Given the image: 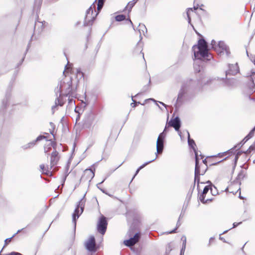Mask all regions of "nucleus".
<instances>
[{"label":"nucleus","instance_id":"27","mask_svg":"<svg viewBox=\"0 0 255 255\" xmlns=\"http://www.w3.org/2000/svg\"><path fill=\"white\" fill-rule=\"evenodd\" d=\"M33 34H32V35L31 36V38H30V41H29V43H28V45H27V46L26 51H25V53H24V56L22 57V58L21 59V60L19 61V62L17 64V67H18V66H19L20 65H21L22 64V63H23V61H24V58H25V55L26 54V53H27V51H28V50H29V48H30V42H31V41H32V37H33Z\"/></svg>","mask_w":255,"mask_h":255},{"label":"nucleus","instance_id":"45","mask_svg":"<svg viewBox=\"0 0 255 255\" xmlns=\"http://www.w3.org/2000/svg\"><path fill=\"white\" fill-rule=\"evenodd\" d=\"M69 165H68V164H67L66 166V167H65V175L64 176V177L63 178V183H64L66 179V177L68 175V174H69L70 172H68V170H69Z\"/></svg>","mask_w":255,"mask_h":255},{"label":"nucleus","instance_id":"47","mask_svg":"<svg viewBox=\"0 0 255 255\" xmlns=\"http://www.w3.org/2000/svg\"><path fill=\"white\" fill-rule=\"evenodd\" d=\"M247 54L248 56L249 57L250 60L254 63V65H255V56L251 54L250 56H249L248 51H246Z\"/></svg>","mask_w":255,"mask_h":255},{"label":"nucleus","instance_id":"49","mask_svg":"<svg viewBox=\"0 0 255 255\" xmlns=\"http://www.w3.org/2000/svg\"><path fill=\"white\" fill-rule=\"evenodd\" d=\"M150 83V79H149L148 84L143 86V87L142 88V89L141 90V92H145L148 90Z\"/></svg>","mask_w":255,"mask_h":255},{"label":"nucleus","instance_id":"53","mask_svg":"<svg viewBox=\"0 0 255 255\" xmlns=\"http://www.w3.org/2000/svg\"><path fill=\"white\" fill-rule=\"evenodd\" d=\"M129 236L130 238H129V240H130V242L132 243V245L138 242L137 241H136V240L134 239V238L131 237V235H129Z\"/></svg>","mask_w":255,"mask_h":255},{"label":"nucleus","instance_id":"44","mask_svg":"<svg viewBox=\"0 0 255 255\" xmlns=\"http://www.w3.org/2000/svg\"><path fill=\"white\" fill-rule=\"evenodd\" d=\"M199 80H200L201 82H202L203 83V87L206 85H208L211 82V79H208V80H203V79H201V78H200L199 79Z\"/></svg>","mask_w":255,"mask_h":255},{"label":"nucleus","instance_id":"5","mask_svg":"<svg viewBox=\"0 0 255 255\" xmlns=\"http://www.w3.org/2000/svg\"><path fill=\"white\" fill-rule=\"evenodd\" d=\"M182 85H186L187 90L195 89H201L203 88V83L199 79L196 80L190 79L184 83Z\"/></svg>","mask_w":255,"mask_h":255},{"label":"nucleus","instance_id":"36","mask_svg":"<svg viewBox=\"0 0 255 255\" xmlns=\"http://www.w3.org/2000/svg\"><path fill=\"white\" fill-rule=\"evenodd\" d=\"M210 192L211 194L213 196H215L218 194L217 187L215 185H213V187H211Z\"/></svg>","mask_w":255,"mask_h":255},{"label":"nucleus","instance_id":"8","mask_svg":"<svg viewBox=\"0 0 255 255\" xmlns=\"http://www.w3.org/2000/svg\"><path fill=\"white\" fill-rule=\"evenodd\" d=\"M11 87L9 86L6 91L5 97L2 101L1 106L0 109V113L1 115H4L5 110L9 103V101L11 98Z\"/></svg>","mask_w":255,"mask_h":255},{"label":"nucleus","instance_id":"13","mask_svg":"<svg viewBox=\"0 0 255 255\" xmlns=\"http://www.w3.org/2000/svg\"><path fill=\"white\" fill-rule=\"evenodd\" d=\"M86 194V193H85L83 197L77 202L74 212L73 214L77 215L78 214H80L81 215L83 212L85 208V203L86 202V200L85 199Z\"/></svg>","mask_w":255,"mask_h":255},{"label":"nucleus","instance_id":"33","mask_svg":"<svg viewBox=\"0 0 255 255\" xmlns=\"http://www.w3.org/2000/svg\"><path fill=\"white\" fill-rule=\"evenodd\" d=\"M244 152H245V151H243L242 150L238 151L237 153L235 154V158H234V166L235 167L236 166L237 161L238 160V159L240 157V156Z\"/></svg>","mask_w":255,"mask_h":255},{"label":"nucleus","instance_id":"12","mask_svg":"<svg viewBox=\"0 0 255 255\" xmlns=\"http://www.w3.org/2000/svg\"><path fill=\"white\" fill-rule=\"evenodd\" d=\"M228 69L225 71V76H234L239 73L240 69L238 63L228 64Z\"/></svg>","mask_w":255,"mask_h":255},{"label":"nucleus","instance_id":"37","mask_svg":"<svg viewBox=\"0 0 255 255\" xmlns=\"http://www.w3.org/2000/svg\"><path fill=\"white\" fill-rule=\"evenodd\" d=\"M245 175L244 174V172L243 170H241L240 172L239 173L236 180H241L242 179H243V178L245 177Z\"/></svg>","mask_w":255,"mask_h":255},{"label":"nucleus","instance_id":"62","mask_svg":"<svg viewBox=\"0 0 255 255\" xmlns=\"http://www.w3.org/2000/svg\"><path fill=\"white\" fill-rule=\"evenodd\" d=\"M81 117V114L80 113H78L76 118V124H77L78 122L80 120Z\"/></svg>","mask_w":255,"mask_h":255},{"label":"nucleus","instance_id":"35","mask_svg":"<svg viewBox=\"0 0 255 255\" xmlns=\"http://www.w3.org/2000/svg\"><path fill=\"white\" fill-rule=\"evenodd\" d=\"M36 144L34 142V141H32L27 144H26L22 146V148L24 149H26L29 148H31V147H33Z\"/></svg>","mask_w":255,"mask_h":255},{"label":"nucleus","instance_id":"41","mask_svg":"<svg viewBox=\"0 0 255 255\" xmlns=\"http://www.w3.org/2000/svg\"><path fill=\"white\" fill-rule=\"evenodd\" d=\"M190 10L193 11V8H188V10L186 12V14H187V18H188V22L191 26V24H192L191 23V17L190 16V14H189V11H190Z\"/></svg>","mask_w":255,"mask_h":255},{"label":"nucleus","instance_id":"28","mask_svg":"<svg viewBox=\"0 0 255 255\" xmlns=\"http://www.w3.org/2000/svg\"><path fill=\"white\" fill-rule=\"evenodd\" d=\"M23 229H24V228H22V229H20V230H18L16 232V233H15V234H14L13 235V236H12L11 237L6 239L4 240V244L3 247V248L6 246H7V245L9 244V243L10 242L11 240V239H12L14 237H15V236L17 234H18V233H20V232L22 230H23Z\"/></svg>","mask_w":255,"mask_h":255},{"label":"nucleus","instance_id":"9","mask_svg":"<svg viewBox=\"0 0 255 255\" xmlns=\"http://www.w3.org/2000/svg\"><path fill=\"white\" fill-rule=\"evenodd\" d=\"M93 13V9L92 7V5H91L86 11V15L84 17V21L83 23L84 26H91L93 24V23L95 21L96 17L98 14V13H97L95 16H92V17L90 19H88V18L89 17V15L91 14V15H92Z\"/></svg>","mask_w":255,"mask_h":255},{"label":"nucleus","instance_id":"60","mask_svg":"<svg viewBox=\"0 0 255 255\" xmlns=\"http://www.w3.org/2000/svg\"><path fill=\"white\" fill-rule=\"evenodd\" d=\"M131 100L132 101V103H131L130 104V105L133 108H135L136 107V105H135V100L133 99V97L132 96H131Z\"/></svg>","mask_w":255,"mask_h":255},{"label":"nucleus","instance_id":"22","mask_svg":"<svg viewBox=\"0 0 255 255\" xmlns=\"http://www.w3.org/2000/svg\"><path fill=\"white\" fill-rule=\"evenodd\" d=\"M250 139L248 138V137H247L246 136L243 138V139L239 143L235 145L233 148L229 149L228 151H234L235 152V149L239 147L241 148L242 146H243L245 143L248 141Z\"/></svg>","mask_w":255,"mask_h":255},{"label":"nucleus","instance_id":"55","mask_svg":"<svg viewBox=\"0 0 255 255\" xmlns=\"http://www.w3.org/2000/svg\"><path fill=\"white\" fill-rule=\"evenodd\" d=\"M3 255H22L18 252H12L10 253L4 254Z\"/></svg>","mask_w":255,"mask_h":255},{"label":"nucleus","instance_id":"3","mask_svg":"<svg viewBox=\"0 0 255 255\" xmlns=\"http://www.w3.org/2000/svg\"><path fill=\"white\" fill-rule=\"evenodd\" d=\"M108 224L107 218L103 215H101L97 222V232L102 235H105L107 229Z\"/></svg>","mask_w":255,"mask_h":255},{"label":"nucleus","instance_id":"18","mask_svg":"<svg viewBox=\"0 0 255 255\" xmlns=\"http://www.w3.org/2000/svg\"><path fill=\"white\" fill-rule=\"evenodd\" d=\"M59 95H56V98L55 99V102L58 103L59 106H62L65 103L66 101V98L68 97V96L64 95V94L62 92H58Z\"/></svg>","mask_w":255,"mask_h":255},{"label":"nucleus","instance_id":"54","mask_svg":"<svg viewBox=\"0 0 255 255\" xmlns=\"http://www.w3.org/2000/svg\"><path fill=\"white\" fill-rule=\"evenodd\" d=\"M228 152L230 153L231 154H234V151H228V150H227V151H225L224 152L218 153V155L220 157H222L223 155L226 154V153H228Z\"/></svg>","mask_w":255,"mask_h":255},{"label":"nucleus","instance_id":"19","mask_svg":"<svg viewBox=\"0 0 255 255\" xmlns=\"http://www.w3.org/2000/svg\"><path fill=\"white\" fill-rule=\"evenodd\" d=\"M59 160V153L57 151H53L51 154L50 165L51 168L56 165Z\"/></svg>","mask_w":255,"mask_h":255},{"label":"nucleus","instance_id":"31","mask_svg":"<svg viewBox=\"0 0 255 255\" xmlns=\"http://www.w3.org/2000/svg\"><path fill=\"white\" fill-rule=\"evenodd\" d=\"M195 175H200V166L198 159L196 160L195 167Z\"/></svg>","mask_w":255,"mask_h":255},{"label":"nucleus","instance_id":"4","mask_svg":"<svg viewBox=\"0 0 255 255\" xmlns=\"http://www.w3.org/2000/svg\"><path fill=\"white\" fill-rule=\"evenodd\" d=\"M166 135L163 134V133H160L156 140V152L155 153L156 158L157 155L159 153H162L164 149V144L166 142Z\"/></svg>","mask_w":255,"mask_h":255},{"label":"nucleus","instance_id":"21","mask_svg":"<svg viewBox=\"0 0 255 255\" xmlns=\"http://www.w3.org/2000/svg\"><path fill=\"white\" fill-rule=\"evenodd\" d=\"M135 230L136 229L133 227V225L132 224L130 227L129 233V235H131L132 237L134 238V239L136 240V241L138 242L140 237V234L139 232L134 233Z\"/></svg>","mask_w":255,"mask_h":255},{"label":"nucleus","instance_id":"48","mask_svg":"<svg viewBox=\"0 0 255 255\" xmlns=\"http://www.w3.org/2000/svg\"><path fill=\"white\" fill-rule=\"evenodd\" d=\"M124 245L127 247H130L132 246V243L130 242V240L128 239L124 241Z\"/></svg>","mask_w":255,"mask_h":255},{"label":"nucleus","instance_id":"52","mask_svg":"<svg viewBox=\"0 0 255 255\" xmlns=\"http://www.w3.org/2000/svg\"><path fill=\"white\" fill-rule=\"evenodd\" d=\"M170 127L169 125L168 126H167V125L165 126L164 129H163V131L161 133H163V134H165V135L167 134V133L168 132L169 129V127Z\"/></svg>","mask_w":255,"mask_h":255},{"label":"nucleus","instance_id":"64","mask_svg":"<svg viewBox=\"0 0 255 255\" xmlns=\"http://www.w3.org/2000/svg\"><path fill=\"white\" fill-rule=\"evenodd\" d=\"M181 240L182 241L183 243L184 244H186V238L185 236H183L181 238Z\"/></svg>","mask_w":255,"mask_h":255},{"label":"nucleus","instance_id":"39","mask_svg":"<svg viewBox=\"0 0 255 255\" xmlns=\"http://www.w3.org/2000/svg\"><path fill=\"white\" fill-rule=\"evenodd\" d=\"M205 196H206V194H203V193H201L200 194V195H199V200L203 203V204H206V201H205Z\"/></svg>","mask_w":255,"mask_h":255},{"label":"nucleus","instance_id":"43","mask_svg":"<svg viewBox=\"0 0 255 255\" xmlns=\"http://www.w3.org/2000/svg\"><path fill=\"white\" fill-rule=\"evenodd\" d=\"M211 45L212 49H214L216 51H217L218 45L216 46V41L215 40L213 39L211 41Z\"/></svg>","mask_w":255,"mask_h":255},{"label":"nucleus","instance_id":"32","mask_svg":"<svg viewBox=\"0 0 255 255\" xmlns=\"http://www.w3.org/2000/svg\"><path fill=\"white\" fill-rule=\"evenodd\" d=\"M80 216V214H78L77 215H75V214H72V223L74 225V230L75 232L76 231L77 220Z\"/></svg>","mask_w":255,"mask_h":255},{"label":"nucleus","instance_id":"20","mask_svg":"<svg viewBox=\"0 0 255 255\" xmlns=\"http://www.w3.org/2000/svg\"><path fill=\"white\" fill-rule=\"evenodd\" d=\"M42 0H35L33 8V12L36 13L37 18H38V13L41 8Z\"/></svg>","mask_w":255,"mask_h":255},{"label":"nucleus","instance_id":"16","mask_svg":"<svg viewBox=\"0 0 255 255\" xmlns=\"http://www.w3.org/2000/svg\"><path fill=\"white\" fill-rule=\"evenodd\" d=\"M45 23L46 22L44 20L43 21H39L38 20V18H37V19L35 21L34 32L35 33H37L38 34H40L45 28Z\"/></svg>","mask_w":255,"mask_h":255},{"label":"nucleus","instance_id":"63","mask_svg":"<svg viewBox=\"0 0 255 255\" xmlns=\"http://www.w3.org/2000/svg\"><path fill=\"white\" fill-rule=\"evenodd\" d=\"M126 20H128L130 23V24L131 25L133 30H135L134 26V25L133 24V23L132 22L131 20H130V17H129V16H128V19H126Z\"/></svg>","mask_w":255,"mask_h":255},{"label":"nucleus","instance_id":"50","mask_svg":"<svg viewBox=\"0 0 255 255\" xmlns=\"http://www.w3.org/2000/svg\"><path fill=\"white\" fill-rule=\"evenodd\" d=\"M106 180V178L104 179L101 182L99 183L98 184H97V187L98 189H99L103 193H105V189H104V188H100L99 186V185L103 183L105 180Z\"/></svg>","mask_w":255,"mask_h":255},{"label":"nucleus","instance_id":"2","mask_svg":"<svg viewBox=\"0 0 255 255\" xmlns=\"http://www.w3.org/2000/svg\"><path fill=\"white\" fill-rule=\"evenodd\" d=\"M192 50L194 54L193 60L194 61L195 69L198 72L200 71V68L198 65V68L196 67V61L209 60V58L210 54L208 51V44L204 38H200L197 44L192 46Z\"/></svg>","mask_w":255,"mask_h":255},{"label":"nucleus","instance_id":"10","mask_svg":"<svg viewBox=\"0 0 255 255\" xmlns=\"http://www.w3.org/2000/svg\"><path fill=\"white\" fill-rule=\"evenodd\" d=\"M137 30L140 33V39L136 44L134 51L137 52L140 51V53H142V49L141 50V48L142 46V44L141 43V39L142 38L141 36V31L142 32L143 35H145L144 30L145 31V32L147 33V29L144 24L139 23L137 28Z\"/></svg>","mask_w":255,"mask_h":255},{"label":"nucleus","instance_id":"26","mask_svg":"<svg viewBox=\"0 0 255 255\" xmlns=\"http://www.w3.org/2000/svg\"><path fill=\"white\" fill-rule=\"evenodd\" d=\"M137 0H132L131 1H129L127 5L125 7L124 10H125V9H126L127 8H128V13H130V11H131L132 7L134 6V5L135 4V3L137 2Z\"/></svg>","mask_w":255,"mask_h":255},{"label":"nucleus","instance_id":"42","mask_svg":"<svg viewBox=\"0 0 255 255\" xmlns=\"http://www.w3.org/2000/svg\"><path fill=\"white\" fill-rule=\"evenodd\" d=\"M45 138H46L45 136L40 134V135H38L36 137V138L35 140H34L33 141L35 142V143L36 144V142L40 141H41L42 140H43V139H45Z\"/></svg>","mask_w":255,"mask_h":255},{"label":"nucleus","instance_id":"40","mask_svg":"<svg viewBox=\"0 0 255 255\" xmlns=\"http://www.w3.org/2000/svg\"><path fill=\"white\" fill-rule=\"evenodd\" d=\"M105 0H98L97 5L98 10H100L102 8Z\"/></svg>","mask_w":255,"mask_h":255},{"label":"nucleus","instance_id":"56","mask_svg":"<svg viewBox=\"0 0 255 255\" xmlns=\"http://www.w3.org/2000/svg\"><path fill=\"white\" fill-rule=\"evenodd\" d=\"M185 211H186V208H183L182 210H181V212L180 215L179 216V219H181V218L183 217V216L184 215V214L185 213Z\"/></svg>","mask_w":255,"mask_h":255},{"label":"nucleus","instance_id":"34","mask_svg":"<svg viewBox=\"0 0 255 255\" xmlns=\"http://www.w3.org/2000/svg\"><path fill=\"white\" fill-rule=\"evenodd\" d=\"M116 21L120 22L126 19V16L124 14H119L115 17Z\"/></svg>","mask_w":255,"mask_h":255},{"label":"nucleus","instance_id":"6","mask_svg":"<svg viewBox=\"0 0 255 255\" xmlns=\"http://www.w3.org/2000/svg\"><path fill=\"white\" fill-rule=\"evenodd\" d=\"M217 79L222 81V86L229 89H233L237 84V80L236 79L228 78V76L226 77V76L224 78L217 77Z\"/></svg>","mask_w":255,"mask_h":255},{"label":"nucleus","instance_id":"15","mask_svg":"<svg viewBox=\"0 0 255 255\" xmlns=\"http://www.w3.org/2000/svg\"><path fill=\"white\" fill-rule=\"evenodd\" d=\"M168 125L170 127H173L176 131H179L181 126V122L180 118L178 116H176L174 119H171L168 123Z\"/></svg>","mask_w":255,"mask_h":255},{"label":"nucleus","instance_id":"57","mask_svg":"<svg viewBox=\"0 0 255 255\" xmlns=\"http://www.w3.org/2000/svg\"><path fill=\"white\" fill-rule=\"evenodd\" d=\"M148 101H153L154 102L156 103V101L154 99H153V98H149V99L145 100L144 102L143 103H141V104H140V105H144L145 104V103H146V102Z\"/></svg>","mask_w":255,"mask_h":255},{"label":"nucleus","instance_id":"51","mask_svg":"<svg viewBox=\"0 0 255 255\" xmlns=\"http://www.w3.org/2000/svg\"><path fill=\"white\" fill-rule=\"evenodd\" d=\"M255 131L253 129H251L249 133L246 135L247 137H248L249 139H251L254 135Z\"/></svg>","mask_w":255,"mask_h":255},{"label":"nucleus","instance_id":"58","mask_svg":"<svg viewBox=\"0 0 255 255\" xmlns=\"http://www.w3.org/2000/svg\"><path fill=\"white\" fill-rule=\"evenodd\" d=\"M59 105H58V103L55 101V105L52 107L51 110H52V113L53 114L55 112V109Z\"/></svg>","mask_w":255,"mask_h":255},{"label":"nucleus","instance_id":"59","mask_svg":"<svg viewBox=\"0 0 255 255\" xmlns=\"http://www.w3.org/2000/svg\"><path fill=\"white\" fill-rule=\"evenodd\" d=\"M194 152V153H195V160L197 159H198V161H200V159L198 157L199 155H198V151H197V149H195V150H193Z\"/></svg>","mask_w":255,"mask_h":255},{"label":"nucleus","instance_id":"1","mask_svg":"<svg viewBox=\"0 0 255 255\" xmlns=\"http://www.w3.org/2000/svg\"><path fill=\"white\" fill-rule=\"evenodd\" d=\"M84 81V73L80 68H77L75 79L71 76H65L55 89V93L57 95L58 92H61L64 93V95H72L73 97L75 93H77L79 83L81 81Z\"/></svg>","mask_w":255,"mask_h":255},{"label":"nucleus","instance_id":"24","mask_svg":"<svg viewBox=\"0 0 255 255\" xmlns=\"http://www.w3.org/2000/svg\"><path fill=\"white\" fill-rule=\"evenodd\" d=\"M252 85L250 87L251 92H254L255 89V71L252 70L249 75Z\"/></svg>","mask_w":255,"mask_h":255},{"label":"nucleus","instance_id":"17","mask_svg":"<svg viewBox=\"0 0 255 255\" xmlns=\"http://www.w3.org/2000/svg\"><path fill=\"white\" fill-rule=\"evenodd\" d=\"M187 91L188 90L187 89V87H186V85H182L178 94L176 103L175 105L176 108H177V104L182 103L183 98Z\"/></svg>","mask_w":255,"mask_h":255},{"label":"nucleus","instance_id":"11","mask_svg":"<svg viewBox=\"0 0 255 255\" xmlns=\"http://www.w3.org/2000/svg\"><path fill=\"white\" fill-rule=\"evenodd\" d=\"M216 51L219 55L223 54L225 52L227 57H229L231 54L229 46L227 45L223 41H219L218 43L217 51Z\"/></svg>","mask_w":255,"mask_h":255},{"label":"nucleus","instance_id":"7","mask_svg":"<svg viewBox=\"0 0 255 255\" xmlns=\"http://www.w3.org/2000/svg\"><path fill=\"white\" fill-rule=\"evenodd\" d=\"M94 119V115L93 112L90 110L87 112L83 120V127L85 128H90L92 126Z\"/></svg>","mask_w":255,"mask_h":255},{"label":"nucleus","instance_id":"46","mask_svg":"<svg viewBox=\"0 0 255 255\" xmlns=\"http://www.w3.org/2000/svg\"><path fill=\"white\" fill-rule=\"evenodd\" d=\"M211 186H209V185H206L204 187V189H203V190L202 191V193H203V194H206L211 189Z\"/></svg>","mask_w":255,"mask_h":255},{"label":"nucleus","instance_id":"23","mask_svg":"<svg viewBox=\"0 0 255 255\" xmlns=\"http://www.w3.org/2000/svg\"><path fill=\"white\" fill-rule=\"evenodd\" d=\"M77 93H75V95L72 97V95L68 96V106L67 107L72 108L73 107H75V101L74 100V98H77Z\"/></svg>","mask_w":255,"mask_h":255},{"label":"nucleus","instance_id":"29","mask_svg":"<svg viewBox=\"0 0 255 255\" xmlns=\"http://www.w3.org/2000/svg\"><path fill=\"white\" fill-rule=\"evenodd\" d=\"M89 170L90 172L89 173V175L88 178H90V180H89L90 181L94 177V176H95L94 172H95V169H92V168L86 169V170H85V171L84 172V174H86Z\"/></svg>","mask_w":255,"mask_h":255},{"label":"nucleus","instance_id":"30","mask_svg":"<svg viewBox=\"0 0 255 255\" xmlns=\"http://www.w3.org/2000/svg\"><path fill=\"white\" fill-rule=\"evenodd\" d=\"M200 175H195V177H194V186H193V188H194L195 187V183L196 182H197V189L198 190V192L199 193V191H200V189H199V183H201V184H204L205 183V182H200Z\"/></svg>","mask_w":255,"mask_h":255},{"label":"nucleus","instance_id":"61","mask_svg":"<svg viewBox=\"0 0 255 255\" xmlns=\"http://www.w3.org/2000/svg\"><path fill=\"white\" fill-rule=\"evenodd\" d=\"M242 223V222H240L239 223H236V222L234 223L233 224V227L232 228V229L237 227L239 225H241Z\"/></svg>","mask_w":255,"mask_h":255},{"label":"nucleus","instance_id":"38","mask_svg":"<svg viewBox=\"0 0 255 255\" xmlns=\"http://www.w3.org/2000/svg\"><path fill=\"white\" fill-rule=\"evenodd\" d=\"M156 158H157L156 157H155L153 159L151 160L150 161H148L147 162H146L144 163L143 164L141 165L139 167H138L137 169L140 171L141 169L144 168L147 164H148L149 163H150L153 162V161H154Z\"/></svg>","mask_w":255,"mask_h":255},{"label":"nucleus","instance_id":"14","mask_svg":"<svg viewBox=\"0 0 255 255\" xmlns=\"http://www.w3.org/2000/svg\"><path fill=\"white\" fill-rule=\"evenodd\" d=\"M95 238L94 236H91L85 243V248L91 253H95L97 249L95 248Z\"/></svg>","mask_w":255,"mask_h":255},{"label":"nucleus","instance_id":"25","mask_svg":"<svg viewBox=\"0 0 255 255\" xmlns=\"http://www.w3.org/2000/svg\"><path fill=\"white\" fill-rule=\"evenodd\" d=\"M188 134V143L190 148H192L193 150L196 149V144L194 139L190 138L189 132L187 131Z\"/></svg>","mask_w":255,"mask_h":255}]
</instances>
